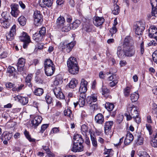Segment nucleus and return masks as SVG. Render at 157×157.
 I'll return each instance as SVG.
<instances>
[{"label":"nucleus","instance_id":"f257e3e1","mask_svg":"<svg viewBox=\"0 0 157 157\" xmlns=\"http://www.w3.org/2000/svg\"><path fill=\"white\" fill-rule=\"evenodd\" d=\"M67 66L69 72L72 75L78 74L79 68L76 59L74 57H71L67 62Z\"/></svg>","mask_w":157,"mask_h":157},{"label":"nucleus","instance_id":"f03ea898","mask_svg":"<svg viewBox=\"0 0 157 157\" xmlns=\"http://www.w3.org/2000/svg\"><path fill=\"white\" fill-rule=\"evenodd\" d=\"M128 110L131 114L135 121L137 123H139L141 121L140 118L139 117V113L137 111V108L134 105H132L129 107H128Z\"/></svg>","mask_w":157,"mask_h":157},{"label":"nucleus","instance_id":"7ed1b4c3","mask_svg":"<svg viewBox=\"0 0 157 157\" xmlns=\"http://www.w3.org/2000/svg\"><path fill=\"white\" fill-rule=\"evenodd\" d=\"M19 40L23 42V48H27L29 44L31 42L30 37L27 33L23 32L22 35L19 37Z\"/></svg>","mask_w":157,"mask_h":157},{"label":"nucleus","instance_id":"20e7f679","mask_svg":"<svg viewBox=\"0 0 157 157\" xmlns=\"http://www.w3.org/2000/svg\"><path fill=\"white\" fill-rule=\"evenodd\" d=\"M145 27V25L144 22L140 21L137 22L134 26L136 33L138 35H141Z\"/></svg>","mask_w":157,"mask_h":157},{"label":"nucleus","instance_id":"39448f33","mask_svg":"<svg viewBox=\"0 0 157 157\" xmlns=\"http://www.w3.org/2000/svg\"><path fill=\"white\" fill-rule=\"evenodd\" d=\"M33 17L34 25L37 26L40 25L43 21L42 15L40 14V11L37 10L35 11L34 13Z\"/></svg>","mask_w":157,"mask_h":157},{"label":"nucleus","instance_id":"423d86ee","mask_svg":"<svg viewBox=\"0 0 157 157\" xmlns=\"http://www.w3.org/2000/svg\"><path fill=\"white\" fill-rule=\"evenodd\" d=\"M30 117L31 118H33L31 121V124H32V126L34 128L37 127L41 123L42 120V117L40 116L34 117L33 115H31Z\"/></svg>","mask_w":157,"mask_h":157},{"label":"nucleus","instance_id":"0eeeda50","mask_svg":"<svg viewBox=\"0 0 157 157\" xmlns=\"http://www.w3.org/2000/svg\"><path fill=\"white\" fill-rule=\"evenodd\" d=\"M11 9V15L15 17H17L19 15L20 12L18 10L19 6L18 4L13 3L10 6Z\"/></svg>","mask_w":157,"mask_h":157},{"label":"nucleus","instance_id":"6e6552de","mask_svg":"<svg viewBox=\"0 0 157 157\" xmlns=\"http://www.w3.org/2000/svg\"><path fill=\"white\" fill-rule=\"evenodd\" d=\"M134 41L130 36H127L124 40L123 47L128 49V48L133 46Z\"/></svg>","mask_w":157,"mask_h":157},{"label":"nucleus","instance_id":"1a4fd4ad","mask_svg":"<svg viewBox=\"0 0 157 157\" xmlns=\"http://www.w3.org/2000/svg\"><path fill=\"white\" fill-rule=\"evenodd\" d=\"M15 25H13L9 33L7 34L6 37L7 39L9 41H11L14 38V36L16 34Z\"/></svg>","mask_w":157,"mask_h":157},{"label":"nucleus","instance_id":"9d476101","mask_svg":"<svg viewBox=\"0 0 157 157\" xmlns=\"http://www.w3.org/2000/svg\"><path fill=\"white\" fill-rule=\"evenodd\" d=\"M54 93L56 97L60 99H63L65 96L61 91V89L59 87H56L53 89Z\"/></svg>","mask_w":157,"mask_h":157},{"label":"nucleus","instance_id":"9b49d317","mask_svg":"<svg viewBox=\"0 0 157 157\" xmlns=\"http://www.w3.org/2000/svg\"><path fill=\"white\" fill-rule=\"evenodd\" d=\"M127 48H123V50H122V48L121 46H119L118 47L117 49V54L119 58L121 59H124L125 56L126 50H127Z\"/></svg>","mask_w":157,"mask_h":157},{"label":"nucleus","instance_id":"f8f14e48","mask_svg":"<svg viewBox=\"0 0 157 157\" xmlns=\"http://www.w3.org/2000/svg\"><path fill=\"white\" fill-rule=\"evenodd\" d=\"M83 150V147L82 144H78L73 143L71 149L72 151L76 152L82 151Z\"/></svg>","mask_w":157,"mask_h":157},{"label":"nucleus","instance_id":"ddd939ff","mask_svg":"<svg viewBox=\"0 0 157 157\" xmlns=\"http://www.w3.org/2000/svg\"><path fill=\"white\" fill-rule=\"evenodd\" d=\"M87 82L84 79L81 80L80 86L79 87V91L80 92H86L87 90Z\"/></svg>","mask_w":157,"mask_h":157},{"label":"nucleus","instance_id":"4468645a","mask_svg":"<svg viewBox=\"0 0 157 157\" xmlns=\"http://www.w3.org/2000/svg\"><path fill=\"white\" fill-rule=\"evenodd\" d=\"M104 21L105 19L103 17L97 16L94 17L93 23L95 26L98 27L101 25Z\"/></svg>","mask_w":157,"mask_h":157},{"label":"nucleus","instance_id":"2eb2a0df","mask_svg":"<svg viewBox=\"0 0 157 157\" xmlns=\"http://www.w3.org/2000/svg\"><path fill=\"white\" fill-rule=\"evenodd\" d=\"M25 60L21 58L19 59L17 63V67L18 70L19 71H21L23 70L25 65Z\"/></svg>","mask_w":157,"mask_h":157},{"label":"nucleus","instance_id":"dca6fc26","mask_svg":"<svg viewBox=\"0 0 157 157\" xmlns=\"http://www.w3.org/2000/svg\"><path fill=\"white\" fill-rule=\"evenodd\" d=\"M55 70V66L49 67L45 68V72L48 76H51L53 75Z\"/></svg>","mask_w":157,"mask_h":157},{"label":"nucleus","instance_id":"f3484780","mask_svg":"<svg viewBox=\"0 0 157 157\" xmlns=\"http://www.w3.org/2000/svg\"><path fill=\"white\" fill-rule=\"evenodd\" d=\"M97 101V96L95 94L88 96L86 99V101L89 104H91L94 103H95Z\"/></svg>","mask_w":157,"mask_h":157},{"label":"nucleus","instance_id":"a211bd4d","mask_svg":"<svg viewBox=\"0 0 157 157\" xmlns=\"http://www.w3.org/2000/svg\"><path fill=\"white\" fill-rule=\"evenodd\" d=\"M95 121L97 123L100 124H102L104 122V117L103 116L101 113L98 114L95 116Z\"/></svg>","mask_w":157,"mask_h":157},{"label":"nucleus","instance_id":"6ab92c4d","mask_svg":"<svg viewBox=\"0 0 157 157\" xmlns=\"http://www.w3.org/2000/svg\"><path fill=\"white\" fill-rule=\"evenodd\" d=\"M42 2H40V5L41 7H44L47 6L48 7H51L52 4L53 0H42Z\"/></svg>","mask_w":157,"mask_h":157},{"label":"nucleus","instance_id":"aec40b11","mask_svg":"<svg viewBox=\"0 0 157 157\" xmlns=\"http://www.w3.org/2000/svg\"><path fill=\"white\" fill-rule=\"evenodd\" d=\"M74 140V143H77L78 144H82L84 142V140L82 138L81 135L76 134L74 135L73 137Z\"/></svg>","mask_w":157,"mask_h":157},{"label":"nucleus","instance_id":"412c9836","mask_svg":"<svg viewBox=\"0 0 157 157\" xmlns=\"http://www.w3.org/2000/svg\"><path fill=\"white\" fill-rule=\"evenodd\" d=\"M126 55L127 56L131 57L133 56L135 53V50L134 47L132 46L128 48V49L126 50Z\"/></svg>","mask_w":157,"mask_h":157},{"label":"nucleus","instance_id":"4be33fe9","mask_svg":"<svg viewBox=\"0 0 157 157\" xmlns=\"http://www.w3.org/2000/svg\"><path fill=\"white\" fill-rule=\"evenodd\" d=\"M13 136L12 133H9L7 132H4L2 135L1 137L2 140H10Z\"/></svg>","mask_w":157,"mask_h":157},{"label":"nucleus","instance_id":"5701e85b","mask_svg":"<svg viewBox=\"0 0 157 157\" xmlns=\"http://www.w3.org/2000/svg\"><path fill=\"white\" fill-rule=\"evenodd\" d=\"M33 75L32 74H29L25 78V82L26 85L29 87L31 88L32 87L33 84L31 82L32 79Z\"/></svg>","mask_w":157,"mask_h":157},{"label":"nucleus","instance_id":"b1692460","mask_svg":"<svg viewBox=\"0 0 157 157\" xmlns=\"http://www.w3.org/2000/svg\"><path fill=\"white\" fill-rule=\"evenodd\" d=\"M17 98L18 101L23 105H25L28 103V98L27 97L17 95Z\"/></svg>","mask_w":157,"mask_h":157},{"label":"nucleus","instance_id":"393cba45","mask_svg":"<svg viewBox=\"0 0 157 157\" xmlns=\"http://www.w3.org/2000/svg\"><path fill=\"white\" fill-rule=\"evenodd\" d=\"M65 22V20L63 16H60L57 19L56 21V25L59 27L63 25Z\"/></svg>","mask_w":157,"mask_h":157},{"label":"nucleus","instance_id":"a878e982","mask_svg":"<svg viewBox=\"0 0 157 157\" xmlns=\"http://www.w3.org/2000/svg\"><path fill=\"white\" fill-rule=\"evenodd\" d=\"M130 99L132 102L136 101L139 98V95L138 91H136L132 94L130 96Z\"/></svg>","mask_w":157,"mask_h":157},{"label":"nucleus","instance_id":"bb28decb","mask_svg":"<svg viewBox=\"0 0 157 157\" xmlns=\"http://www.w3.org/2000/svg\"><path fill=\"white\" fill-rule=\"evenodd\" d=\"M43 38V36L38 33H35L33 36V39L37 42L42 41Z\"/></svg>","mask_w":157,"mask_h":157},{"label":"nucleus","instance_id":"cd10ccee","mask_svg":"<svg viewBox=\"0 0 157 157\" xmlns=\"http://www.w3.org/2000/svg\"><path fill=\"white\" fill-rule=\"evenodd\" d=\"M10 20H3V19H0V22L4 28H7L9 27L10 24Z\"/></svg>","mask_w":157,"mask_h":157},{"label":"nucleus","instance_id":"c85d7f7f","mask_svg":"<svg viewBox=\"0 0 157 157\" xmlns=\"http://www.w3.org/2000/svg\"><path fill=\"white\" fill-rule=\"evenodd\" d=\"M112 13L115 15L118 14L120 12L119 6L117 4H114L111 8Z\"/></svg>","mask_w":157,"mask_h":157},{"label":"nucleus","instance_id":"c756f323","mask_svg":"<svg viewBox=\"0 0 157 157\" xmlns=\"http://www.w3.org/2000/svg\"><path fill=\"white\" fill-rule=\"evenodd\" d=\"M81 21L78 20H76L72 24H70L71 29H75L78 27L81 24Z\"/></svg>","mask_w":157,"mask_h":157},{"label":"nucleus","instance_id":"7c9ffc66","mask_svg":"<svg viewBox=\"0 0 157 157\" xmlns=\"http://www.w3.org/2000/svg\"><path fill=\"white\" fill-rule=\"evenodd\" d=\"M135 137H136V139L135 140V142L137 145H141L143 143L144 139L140 136L139 134L138 135H136Z\"/></svg>","mask_w":157,"mask_h":157},{"label":"nucleus","instance_id":"2f4dec72","mask_svg":"<svg viewBox=\"0 0 157 157\" xmlns=\"http://www.w3.org/2000/svg\"><path fill=\"white\" fill-rule=\"evenodd\" d=\"M62 79V78L60 76H57L54 82V84L55 85L57 86L62 84L63 81Z\"/></svg>","mask_w":157,"mask_h":157},{"label":"nucleus","instance_id":"473e14b6","mask_svg":"<svg viewBox=\"0 0 157 157\" xmlns=\"http://www.w3.org/2000/svg\"><path fill=\"white\" fill-rule=\"evenodd\" d=\"M113 124V121H108L105 123V132L110 130Z\"/></svg>","mask_w":157,"mask_h":157},{"label":"nucleus","instance_id":"72a5a7b5","mask_svg":"<svg viewBox=\"0 0 157 157\" xmlns=\"http://www.w3.org/2000/svg\"><path fill=\"white\" fill-rule=\"evenodd\" d=\"M78 83V81L75 78H72L69 84V86L71 88L75 87Z\"/></svg>","mask_w":157,"mask_h":157},{"label":"nucleus","instance_id":"f704fd0d","mask_svg":"<svg viewBox=\"0 0 157 157\" xmlns=\"http://www.w3.org/2000/svg\"><path fill=\"white\" fill-rule=\"evenodd\" d=\"M1 16L3 20H10V17L8 12H3L2 13Z\"/></svg>","mask_w":157,"mask_h":157},{"label":"nucleus","instance_id":"c9c22d12","mask_svg":"<svg viewBox=\"0 0 157 157\" xmlns=\"http://www.w3.org/2000/svg\"><path fill=\"white\" fill-rule=\"evenodd\" d=\"M44 68L49 67L55 66V65L53 64L52 60L50 59H46L44 62Z\"/></svg>","mask_w":157,"mask_h":157},{"label":"nucleus","instance_id":"e433bc0d","mask_svg":"<svg viewBox=\"0 0 157 157\" xmlns=\"http://www.w3.org/2000/svg\"><path fill=\"white\" fill-rule=\"evenodd\" d=\"M149 32V37H151L152 36V35H153L154 33H157V29L155 27L151 26L150 27Z\"/></svg>","mask_w":157,"mask_h":157},{"label":"nucleus","instance_id":"4c0bfd02","mask_svg":"<svg viewBox=\"0 0 157 157\" xmlns=\"http://www.w3.org/2000/svg\"><path fill=\"white\" fill-rule=\"evenodd\" d=\"M33 93L35 95L40 96L44 93V90L41 88H38L34 90Z\"/></svg>","mask_w":157,"mask_h":157},{"label":"nucleus","instance_id":"58836bf2","mask_svg":"<svg viewBox=\"0 0 157 157\" xmlns=\"http://www.w3.org/2000/svg\"><path fill=\"white\" fill-rule=\"evenodd\" d=\"M24 88V85L22 84H18L15 87L13 88V91L19 92Z\"/></svg>","mask_w":157,"mask_h":157},{"label":"nucleus","instance_id":"ea45409f","mask_svg":"<svg viewBox=\"0 0 157 157\" xmlns=\"http://www.w3.org/2000/svg\"><path fill=\"white\" fill-rule=\"evenodd\" d=\"M92 26L90 25L89 23L87 24H84L83 25V29L88 32H90L91 31Z\"/></svg>","mask_w":157,"mask_h":157},{"label":"nucleus","instance_id":"a19ab883","mask_svg":"<svg viewBox=\"0 0 157 157\" xmlns=\"http://www.w3.org/2000/svg\"><path fill=\"white\" fill-rule=\"evenodd\" d=\"M18 22L21 25H25L26 23V19L23 16H21L18 19Z\"/></svg>","mask_w":157,"mask_h":157},{"label":"nucleus","instance_id":"79ce46f5","mask_svg":"<svg viewBox=\"0 0 157 157\" xmlns=\"http://www.w3.org/2000/svg\"><path fill=\"white\" fill-rule=\"evenodd\" d=\"M75 45V43L73 42H71L66 44L67 52H69L71 51Z\"/></svg>","mask_w":157,"mask_h":157},{"label":"nucleus","instance_id":"37998d69","mask_svg":"<svg viewBox=\"0 0 157 157\" xmlns=\"http://www.w3.org/2000/svg\"><path fill=\"white\" fill-rule=\"evenodd\" d=\"M131 88L129 86H127L124 90V95L126 97H128L131 91Z\"/></svg>","mask_w":157,"mask_h":157},{"label":"nucleus","instance_id":"c03bdc74","mask_svg":"<svg viewBox=\"0 0 157 157\" xmlns=\"http://www.w3.org/2000/svg\"><path fill=\"white\" fill-rule=\"evenodd\" d=\"M64 114L65 116L69 117L71 119H72V117H73V115L72 113L71 110L68 109L64 111Z\"/></svg>","mask_w":157,"mask_h":157},{"label":"nucleus","instance_id":"a18cd8bd","mask_svg":"<svg viewBox=\"0 0 157 157\" xmlns=\"http://www.w3.org/2000/svg\"><path fill=\"white\" fill-rule=\"evenodd\" d=\"M24 134L26 138L30 142H34L35 141V140L31 137L29 132L26 130H25Z\"/></svg>","mask_w":157,"mask_h":157},{"label":"nucleus","instance_id":"49530a36","mask_svg":"<svg viewBox=\"0 0 157 157\" xmlns=\"http://www.w3.org/2000/svg\"><path fill=\"white\" fill-rule=\"evenodd\" d=\"M105 107L109 111H111L113 109L114 106L113 104L108 102L105 104Z\"/></svg>","mask_w":157,"mask_h":157},{"label":"nucleus","instance_id":"de8ad7c7","mask_svg":"<svg viewBox=\"0 0 157 157\" xmlns=\"http://www.w3.org/2000/svg\"><path fill=\"white\" fill-rule=\"evenodd\" d=\"M151 145L154 147H157V137L154 136V138L150 141Z\"/></svg>","mask_w":157,"mask_h":157},{"label":"nucleus","instance_id":"09e8293b","mask_svg":"<svg viewBox=\"0 0 157 157\" xmlns=\"http://www.w3.org/2000/svg\"><path fill=\"white\" fill-rule=\"evenodd\" d=\"M91 139L92 142V144L94 147H96L97 146V143L95 137V136L93 135L92 136V133L90 135Z\"/></svg>","mask_w":157,"mask_h":157},{"label":"nucleus","instance_id":"8fccbe9b","mask_svg":"<svg viewBox=\"0 0 157 157\" xmlns=\"http://www.w3.org/2000/svg\"><path fill=\"white\" fill-rule=\"evenodd\" d=\"M46 33V29L45 27H43L40 28L39 31V33L41 35L44 37Z\"/></svg>","mask_w":157,"mask_h":157},{"label":"nucleus","instance_id":"3c124183","mask_svg":"<svg viewBox=\"0 0 157 157\" xmlns=\"http://www.w3.org/2000/svg\"><path fill=\"white\" fill-rule=\"evenodd\" d=\"M70 24H68L67 26L63 27L62 29V31L64 32H68L71 29Z\"/></svg>","mask_w":157,"mask_h":157},{"label":"nucleus","instance_id":"603ef678","mask_svg":"<svg viewBox=\"0 0 157 157\" xmlns=\"http://www.w3.org/2000/svg\"><path fill=\"white\" fill-rule=\"evenodd\" d=\"M152 17L154 16L157 18V8L155 7L152 8V12L151 13Z\"/></svg>","mask_w":157,"mask_h":157},{"label":"nucleus","instance_id":"864d4df0","mask_svg":"<svg viewBox=\"0 0 157 157\" xmlns=\"http://www.w3.org/2000/svg\"><path fill=\"white\" fill-rule=\"evenodd\" d=\"M7 71L9 73L14 74L15 72V69L13 67L10 66L7 69Z\"/></svg>","mask_w":157,"mask_h":157},{"label":"nucleus","instance_id":"5fc2aeb1","mask_svg":"<svg viewBox=\"0 0 157 157\" xmlns=\"http://www.w3.org/2000/svg\"><path fill=\"white\" fill-rule=\"evenodd\" d=\"M85 99H83L79 98V100L78 102V103L80 107H83L85 105Z\"/></svg>","mask_w":157,"mask_h":157},{"label":"nucleus","instance_id":"6e6d98bb","mask_svg":"<svg viewBox=\"0 0 157 157\" xmlns=\"http://www.w3.org/2000/svg\"><path fill=\"white\" fill-rule=\"evenodd\" d=\"M88 127L85 124H83L81 126V131L85 134L88 132Z\"/></svg>","mask_w":157,"mask_h":157},{"label":"nucleus","instance_id":"4d7b16f0","mask_svg":"<svg viewBox=\"0 0 157 157\" xmlns=\"http://www.w3.org/2000/svg\"><path fill=\"white\" fill-rule=\"evenodd\" d=\"M152 57L154 62L157 64V50L153 53Z\"/></svg>","mask_w":157,"mask_h":157},{"label":"nucleus","instance_id":"13d9d810","mask_svg":"<svg viewBox=\"0 0 157 157\" xmlns=\"http://www.w3.org/2000/svg\"><path fill=\"white\" fill-rule=\"evenodd\" d=\"M6 86L7 88L10 89L12 88V90L13 89V88L15 87V85L14 84L10 82H8L6 84Z\"/></svg>","mask_w":157,"mask_h":157},{"label":"nucleus","instance_id":"bf43d9fd","mask_svg":"<svg viewBox=\"0 0 157 157\" xmlns=\"http://www.w3.org/2000/svg\"><path fill=\"white\" fill-rule=\"evenodd\" d=\"M45 99L48 104H51L52 103V98L49 94L46 95L45 96Z\"/></svg>","mask_w":157,"mask_h":157},{"label":"nucleus","instance_id":"052dcab7","mask_svg":"<svg viewBox=\"0 0 157 157\" xmlns=\"http://www.w3.org/2000/svg\"><path fill=\"white\" fill-rule=\"evenodd\" d=\"M146 127L149 132V134L150 135H151L153 132V131L151 126L149 124H146Z\"/></svg>","mask_w":157,"mask_h":157},{"label":"nucleus","instance_id":"680f3d73","mask_svg":"<svg viewBox=\"0 0 157 157\" xmlns=\"http://www.w3.org/2000/svg\"><path fill=\"white\" fill-rule=\"evenodd\" d=\"M151 4L152 8L157 7V1L156 0H151Z\"/></svg>","mask_w":157,"mask_h":157},{"label":"nucleus","instance_id":"e2e57ef3","mask_svg":"<svg viewBox=\"0 0 157 157\" xmlns=\"http://www.w3.org/2000/svg\"><path fill=\"white\" fill-rule=\"evenodd\" d=\"M118 82V80L117 79H116V80H114L109 83V85L111 87H113L116 85Z\"/></svg>","mask_w":157,"mask_h":157},{"label":"nucleus","instance_id":"0e129e2a","mask_svg":"<svg viewBox=\"0 0 157 157\" xmlns=\"http://www.w3.org/2000/svg\"><path fill=\"white\" fill-rule=\"evenodd\" d=\"M126 138L128 139H130V140L132 141H133L134 139V137L133 135L130 132H128L126 135Z\"/></svg>","mask_w":157,"mask_h":157},{"label":"nucleus","instance_id":"69168bd1","mask_svg":"<svg viewBox=\"0 0 157 157\" xmlns=\"http://www.w3.org/2000/svg\"><path fill=\"white\" fill-rule=\"evenodd\" d=\"M48 126V124H44L42 125L41 127L40 132L43 133L44 131L47 128Z\"/></svg>","mask_w":157,"mask_h":157},{"label":"nucleus","instance_id":"338daca9","mask_svg":"<svg viewBox=\"0 0 157 157\" xmlns=\"http://www.w3.org/2000/svg\"><path fill=\"white\" fill-rule=\"evenodd\" d=\"M90 106L91 107L92 109L94 110H97L98 109V105L96 103L94 104V103L91 104H89Z\"/></svg>","mask_w":157,"mask_h":157},{"label":"nucleus","instance_id":"774afa93","mask_svg":"<svg viewBox=\"0 0 157 157\" xmlns=\"http://www.w3.org/2000/svg\"><path fill=\"white\" fill-rule=\"evenodd\" d=\"M117 30L115 26H113L110 30V32L112 34H114L116 33Z\"/></svg>","mask_w":157,"mask_h":157}]
</instances>
